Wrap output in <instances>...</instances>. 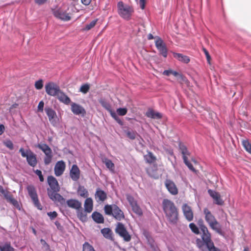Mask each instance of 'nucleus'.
I'll list each match as a JSON object with an SVG mask.
<instances>
[{
  "label": "nucleus",
  "instance_id": "obj_1",
  "mask_svg": "<svg viewBox=\"0 0 251 251\" xmlns=\"http://www.w3.org/2000/svg\"><path fill=\"white\" fill-rule=\"evenodd\" d=\"M50 188L47 189L48 195L50 199L54 202H58L63 205L65 202V199L58 192L60 191L58 182L54 176H49L47 179Z\"/></svg>",
  "mask_w": 251,
  "mask_h": 251
},
{
  "label": "nucleus",
  "instance_id": "obj_2",
  "mask_svg": "<svg viewBox=\"0 0 251 251\" xmlns=\"http://www.w3.org/2000/svg\"><path fill=\"white\" fill-rule=\"evenodd\" d=\"M162 205L167 220L172 224H176L178 220V211L174 202L169 199H164Z\"/></svg>",
  "mask_w": 251,
  "mask_h": 251
},
{
  "label": "nucleus",
  "instance_id": "obj_3",
  "mask_svg": "<svg viewBox=\"0 0 251 251\" xmlns=\"http://www.w3.org/2000/svg\"><path fill=\"white\" fill-rule=\"evenodd\" d=\"M203 212L204 214L205 220L210 227L219 235H224V232L222 231L221 225L217 221L211 211L206 207L203 209Z\"/></svg>",
  "mask_w": 251,
  "mask_h": 251
},
{
  "label": "nucleus",
  "instance_id": "obj_4",
  "mask_svg": "<svg viewBox=\"0 0 251 251\" xmlns=\"http://www.w3.org/2000/svg\"><path fill=\"white\" fill-rule=\"evenodd\" d=\"M104 210L106 215L112 216L118 221L125 219L123 211L116 204H106L104 207Z\"/></svg>",
  "mask_w": 251,
  "mask_h": 251
},
{
  "label": "nucleus",
  "instance_id": "obj_5",
  "mask_svg": "<svg viewBox=\"0 0 251 251\" xmlns=\"http://www.w3.org/2000/svg\"><path fill=\"white\" fill-rule=\"evenodd\" d=\"M196 242L197 246L201 251H204V245L209 251H221L219 249L214 246V243L211 240V236L203 238V240L197 238Z\"/></svg>",
  "mask_w": 251,
  "mask_h": 251
},
{
  "label": "nucleus",
  "instance_id": "obj_6",
  "mask_svg": "<svg viewBox=\"0 0 251 251\" xmlns=\"http://www.w3.org/2000/svg\"><path fill=\"white\" fill-rule=\"evenodd\" d=\"M117 8L118 14L123 19L127 21L131 19V14L134 11L131 6L125 5L123 1H120L117 3Z\"/></svg>",
  "mask_w": 251,
  "mask_h": 251
},
{
  "label": "nucleus",
  "instance_id": "obj_7",
  "mask_svg": "<svg viewBox=\"0 0 251 251\" xmlns=\"http://www.w3.org/2000/svg\"><path fill=\"white\" fill-rule=\"evenodd\" d=\"M19 152L23 157L26 158V161L30 166L34 167L37 165L38 162L36 155L31 150L28 149L25 151L24 148H21Z\"/></svg>",
  "mask_w": 251,
  "mask_h": 251
},
{
  "label": "nucleus",
  "instance_id": "obj_8",
  "mask_svg": "<svg viewBox=\"0 0 251 251\" xmlns=\"http://www.w3.org/2000/svg\"><path fill=\"white\" fill-rule=\"evenodd\" d=\"M37 147L41 150L45 154L44 158V162L46 165L50 164L52 159L53 153L50 148L46 144H38Z\"/></svg>",
  "mask_w": 251,
  "mask_h": 251
},
{
  "label": "nucleus",
  "instance_id": "obj_9",
  "mask_svg": "<svg viewBox=\"0 0 251 251\" xmlns=\"http://www.w3.org/2000/svg\"><path fill=\"white\" fill-rule=\"evenodd\" d=\"M26 189L34 206L37 207V209L42 210L43 207L40 203L35 187L32 185H29L26 187Z\"/></svg>",
  "mask_w": 251,
  "mask_h": 251
},
{
  "label": "nucleus",
  "instance_id": "obj_10",
  "mask_svg": "<svg viewBox=\"0 0 251 251\" xmlns=\"http://www.w3.org/2000/svg\"><path fill=\"white\" fill-rule=\"evenodd\" d=\"M126 200L131 206L133 211L138 216H141L143 214L142 210L138 205L137 201L130 194L126 195Z\"/></svg>",
  "mask_w": 251,
  "mask_h": 251
},
{
  "label": "nucleus",
  "instance_id": "obj_11",
  "mask_svg": "<svg viewBox=\"0 0 251 251\" xmlns=\"http://www.w3.org/2000/svg\"><path fill=\"white\" fill-rule=\"evenodd\" d=\"M115 231L126 242H129L131 240V236L129 235L125 226L122 223H118Z\"/></svg>",
  "mask_w": 251,
  "mask_h": 251
},
{
  "label": "nucleus",
  "instance_id": "obj_12",
  "mask_svg": "<svg viewBox=\"0 0 251 251\" xmlns=\"http://www.w3.org/2000/svg\"><path fill=\"white\" fill-rule=\"evenodd\" d=\"M155 45L159 52V54L164 58H166L168 55V50L165 43L160 37H157L155 41Z\"/></svg>",
  "mask_w": 251,
  "mask_h": 251
},
{
  "label": "nucleus",
  "instance_id": "obj_13",
  "mask_svg": "<svg viewBox=\"0 0 251 251\" xmlns=\"http://www.w3.org/2000/svg\"><path fill=\"white\" fill-rule=\"evenodd\" d=\"M46 93L50 96H58L61 91L59 87L53 82H49L45 86Z\"/></svg>",
  "mask_w": 251,
  "mask_h": 251
},
{
  "label": "nucleus",
  "instance_id": "obj_14",
  "mask_svg": "<svg viewBox=\"0 0 251 251\" xmlns=\"http://www.w3.org/2000/svg\"><path fill=\"white\" fill-rule=\"evenodd\" d=\"M45 111L51 124L55 126L57 124L56 112L52 108L49 106H46L45 108Z\"/></svg>",
  "mask_w": 251,
  "mask_h": 251
},
{
  "label": "nucleus",
  "instance_id": "obj_15",
  "mask_svg": "<svg viewBox=\"0 0 251 251\" xmlns=\"http://www.w3.org/2000/svg\"><path fill=\"white\" fill-rule=\"evenodd\" d=\"M71 110L76 115H81L82 116H84L86 114V111L84 107L75 102H72L71 104Z\"/></svg>",
  "mask_w": 251,
  "mask_h": 251
},
{
  "label": "nucleus",
  "instance_id": "obj_16",
  "mask_svg": "<svg viewBox=\"0 0 251 251\" xmlns=\"http://www.w3.org/2000/svg\"><path fill=\"white\" fill-rule=\"evenodd\" d=\"M66 165L65 163L63 160H60L56 162L54 168V174L56 176H61L65 169Z\"/></svg>",
  "mask_w": 251,
  "mask_h": 251
},
{
  "label": "nucleus",
  "instance_id": "obj_17",
  "mask_svg": "<svg viewBox=\"0 0 251 251\" xmlns=\"http://www.w3.org/2000/svg\"><path fill=\"white\" fill-rule=\"evenodd\" d=\"M182 210L185 218L189 222L193 220L194 215L191 207L185 203L182 205Z\"/></svg>",
  "mask_w": 251,
  "mask_h": 251
},
{
  "label": "nucleus",
  "instance_id": "obj_18",
  "mask_svg": "<svg viewBox=\"0 0 251 251\" xmlns=\"http://www.w3.org/2000/svg\"><path fill=\"white\" fill-rule=\"evenodd\" d=\"M80 170L77 165H73L70 171V176L71 179L75 181H77L80 177Z\"/></svg>",
  "mask_w": 251,
  "mask_h": 251
},
{
  "label": "nucleus",
  "instance_id": "obj_19",
  "mask_svg": "<svg viewBox=\"0 0 251 251\" xmlns=\"http://www.w3.org/2000/svg\"><path fill=\"white\" fill-rule=\"evenodd\" d=\"M208 193L213 199L215 203L219 205H222L224 204V202L221 198L220 195L219 193L214 190L209 189L208 190Z\"/></svg>",
  "mask_w": 251,
  "mask_h": 251
},
{
  "label": "nucleus",
  "instance_id": "obj_20",
  "mask_svg": "<svg viewBox=\"0 0 251 251\" xmlns=\"http://www.w3.org/2000/svg\"><path fill=\"white\" fill-rule=\"evenodd\" d=\"M165 185L168 191L172 195H175L178 193L177 188L175 183L170 179H166Z\"/></svg>",
  "mask_w": 251,
  "mask_h": 251
},
{
  "label": "nucleus",
  "instance_id": "obj_21",
  "mask_svg": "<svg viewBox=\"0 0 251 251\" xmlns=\"http://www.w3.org/2000/svg\"><path fill=\"white\" fill-rule=\"evenodd\" d=\"M198 225L201 229V230L202 232V235L201 236V240H203V238L204 239L207 237H208L211 236V233L207 229V227L204 224L202 220L200 219L198 221Z\"/></svg>",
  "mask_w": 251,
  "mask_h": 251
},
{
  "label": "nucleus",
  "instance_id": "obj_22",
  "mask_svg": "<svg viewBox=\"0 0 251 251\" xmlns=\"http://www.w3.org/2000/svg\"><path fill=\"white\" fill-rule=\"evenodd\" d=\"M54 16L64 21H68L71 19V17L68 13L63 12L60 9H57L53 11Z\"/></svg>",
  "mask_w": 251,
  "mask_h": 251
},
{
  "label": "nucleus",
  "instance_id": "obj_23",
  "mask_svg": "<svg viewBox=\"0 0 251 251\" xmlns=\"http://www.w3.org/2000/svg\"><path fill=\"white\" fill-rule=\"evenodd\" d=\"M95 198L98 202H102L107 199V194L100 188H97L95 194Z\"/></svg>",
  "mask_w": 251,
  "mask_h": 251
},
{
  "label": "nucleus",
  "instance_id": "obj_24",
  "mask_svg": "<svg viewBox=\"0 0 251 251\" xmlns=\"http://www.w3.org/2000/svg\"><path fill=\"white\" fill-rule=\"evenodd\" d=\"M66 203L68 207L76 210L81 208V203L77 200H68L66 201Z\"/></svg>",
  "mask_w": 251,
  "mask_h": 251
},
{
  "label": "nucleus",
  "instance_id": "obj_25",
  "mask_svg": "<svg viewBox=\"0 0 251 251\" xmlns=\"http://www.w3.org/2000/svg\"><path fill=\"white\" fill-rule=\"evenodd\" d=\"M4 198L11 204H12L18 209L20 210V205L17 200L12 198V196L9 194V192L7 190L2 194Z\"/></svg>",
  "mask_w": 251,
  "mask_h": 251
},
{
  "label": "nucleus",
  "instance_id": "obj_26",
  "mask_svg": "<svg viewBox=\"0 0 251 251\" xmlns=\"http://www.w3.org/2000/svg\"><path fill=\"white\" fill-rule=\"evenodd\" d=\"M146 115L147 117L153 119H160L162 117L161 113L158 112H155L151 108H150L146 112Z\"/></svg>",
  "mask_w": 251,
  "mask_h": 251
},
{
  "label": "nucleus",
  "instance_id": "obj_27",
  "mask_svg": "<svg viewBox=\"0 0 251 251\" xmlns=\"http://www.w3.org/2000/svg\"><path fill=\"white\" fill-rule=\"evenodd\" d=\"M173 54L174 58L182 63L188 64L190 61L189 56L183 55L182 53L174 52H173Z\"/></svg>",
  "mask_w": 251,
  "mask_h": 251
},
{
  "label": "nucleus",
  "instance_id": "obj_28",
  "mask_svg": "<svg viewBox=\"0 0 251 251\" xmlns=\"http://www.w3.org/2000/svg\"><path fill=\"white\" fill-rule=\"evenodd\" d=\"M93 220L97 224H103L104 220L103 216L99 212L95 211L92 214Z\"/></svg>",
  "mask_w": 251,
  "mask_h": 251
},
{
  "label": "nucleus",
  "instance_id": "obj_29",
  "mask_svg": "<svg viewBox=\"0 0 251 251\" xmlns=\"http://www.w3.org/2000/svg\"><path fill=\"white\" fill-rule=\"evenodd\" d=\"M59 100L66 104H69L71 102V99L62 91H60L57 96Z\"/></svg>",
  "mask_w": 251,
  "mask_h": 251
},
{
  "label": "nucleus",
  "instance_id": "obj_30",
  "mask_svg": "<svg viewBox=\"0 0 251 251\" xmlns=\"http://www.w3.org/2000/svg\"><path fill=\"white\" fill-rule=\"evenodd\" d=\"M99 102L101 104V105L109 113L113 111L111 104L104 98H100L99 100Z\"/></svg>",
  "mask_w": 251,
  "mask_h": 251
},
{
  "label": "nucleus",
  "instance_id": "obj_31",
  "mask_svg": "<svg viewBox=\"0 0 251 251\" xmlns=\"http://www.w3.org/2000/svg\"><path fill=\"white\" fill-rule=\"evenodd\" d=\"M157 165H154L153 168L150 167L147 169V172L148 174L154 178L157 179L159 177V175L157 174Z\"/></svg>",
  "mask_w": 251,
  "mask_h": 251
},
{
  "label": "nucleus",
  "instance_id": "obj_32",
  "mask_svg": "<svg viewBox=\"0 0 251 251\" xmlns=\"http://www.w3.org/2000/svg\"><path fill=\"white\" fill-rule=\"evenodd\" d=\"M93 200L91 198H87L84 202L85 211L88 213H90L93 210Z\"/></svg>",
  "mask_w": 251,
  "mask_h": 251
},
{
  "label": "nucleus",
  "instance_id": "obj_33",
  "mask_svg": "<svg viewBox=\"0 0 251 251\" xmlns=\"http://www.w3.org/2000/svg\"><path fill=\"white\" fill-rule=\"evenodd\" d=\"M76 212L77 216L80 221L82 222L86 221L87 219L86 211H85V210L83 211L81 207V208L77 210Z\"/></svg>",
  "mask_w": 251,
  "mask_h": 251
},
{
  "label": "nucleus",
  "instance_id": "obj_34",
  "mask_svg": "<svg viewBox=\"0 0 251 251\" xmlns=\"http://www.w3.org/2000/svg\"><path fill=\"white\" fill-rule=\"evenodd\" d=\"M144 157L146 161L149 164L153 163L156 159V157L150 151H148V153L145 155Z\"/></svg>",
  "mask_w": 251,
  "mask_h": 251
},
{
  "label": "nucleus",
  "instance_id": "obj_35",
  "mask_svg": "<svg viewBox=\"0 0 251 251\" xmlns=\"http://www.w3.org/2000/svg\"><path fill=\"white\" fill-rule=\"evenodd\" d=\"M178 148H179V150H180L181 153L182 154V157L183 156H187V155H190V153L188 151L186 146L185 145H184L183 143H182L181 142H179V143L178 144Z\"/></svg>",
  "mask_w": 251,
  "mask_h": 251
},
{
  "label": "nucleus",
  "instance_id": "obj_36",
  "mask_svg": "<svg viewBox=\"0 0 251 251\" xmlns=\"http://www.w3.org/2000/svg\"><path fill=\"white\" fill-rule=\"evenodd\" d=\"M78 194L81 197L86 198L88 196V191L84 186H79L77 189Z\"/></svg>",
  "mask_w": 251,
  "mask_h": 251
},
{
  "label": "nucleus",
  "instance_id": "obj_37",
  "mask_svg": "<svg viewBox=\"0 0 251 251\" xmlns=\"http://www.w3.org/2000/svg\"><path fill=\"white\" fill-rule=\"evenodd\" d=\"M103 162L105 163L106 167L110 170V171L113 173L114 172L115 166L114 164L112 161L108 158H105Z\"/></svg>",
  "mask_w": 251,
  "mask_h": 251
},
{
  "label": "nucleus",
  "instance_id": "obj_38",
  "mask_svg": "<svg viewBox=\"0 0 251 251\" xmlns=\"http://www.w3.org/2000/svg\"><path fill=\"white\" fill-rule=\"evenodd\" d=\"M103 236L107 239L112 238V231L109 228H103L101 230Z\"/></svg>",
  "mask_w": 251,
  "mask_h": 251
},
{
  "label": "nucleus",
  "instance_id": "obj_39",
  "mask_svg": "<svg viewBox=\"0 0 251 251\" xmlns=\"http://www.w3.org/2000/svg\"><path fill=\"white\" fill-rule=\"evenodd\" d=\"M242 144L245 150L251 154V144L248 140H243Z\"/></svg>",
  "mask_w": 251,
  "mask_h": 251
},
{
  "label": "nucleus",
  "instance_id": "obj_40",
  "mask_svg": "<svg viewBox=\"0 0 251 251\" xmlns=\"http://www.w3.org/2000/svg\"><path fill=\"white\" fill-rule=\"evenodd\" d=\"M82 251H96L93 247L88 242H85L82 246Z\"/></svg>",
  "mask_w": 251,
  "mask_h": 251
},
{
  "label": "nucleus",
  "instance_id": "obj_41",
  "mask_svg": "<svg viewBox=\"0 0 251 251\" xmlns=\"http://www.w3.org/2000/svg\"><path fill=\"white\" fill-rule=\"evenodd\" d=\"M183 160L184 164L188 167V168L193 172H195L196 170L193 167V165L188 161L187 156H183Z\"/></svg>",
  "mask_w": 251,
  "mask_h": 251
},
{
  "label": "nucleus",
  "instance_id": "obj_42",
  "mask_svg": "<svg viewBox=\"0 0 251 251\" xmlns=\"http://www.w3.org/2000/svg\"><path fill=\"white\" fill-rule=\"evenodd\" d=\"M0 251H14V248L9 244H5L3 246H0Z\"/></svg>",
  "mask_w": 251,
  "mask_h": 251
},
{
  "label": "nucleus",
  "instance_id": "obj_43",
  "mask_svg": "<svg viewBox=\"0 0 251 251\" xmlns=\"http://www.w3.org/2000/svg\"><path fill=\"white\" fill-rule=\"evenodd\" d=\"M111 117L121 126L123 125V122L120 119V118L117 115L116 113L112 111L110 113Z\"/></svg>",
  "mask_w": 251,
  "mask_h": 251
},
{
  "label": "nucleus",
  "instance_id": "obj_44",
  "mask_svg": "<svg viewBox=\"0 0 251 251\" xmlns=\"http://www.w3.org/2000/svg\"><path fill=\"white\" fill-rule=\"evenodd\" d=\"M126 133L127 136L131 140H134L136 138L137 133L133 130L126 131Z\"/></svg>",
  "mask_w": 251,
  "mask_h": 251
},
{
  "label": "nucleus",
  "instance_id": "obj_45",
  "mask_svg": "<svg viewBox=\"0 0 251 251\" xmlns=\"http://www.w3.org/2000/svg\"><path fill=\"white\" fill-rule=\"evenodd\" d=\"M189 227L193 232L196 234H198L200 233L199 229L198 226L193 223H191L189 224Z\"/></svg>",
  "mask_w": 251,
  "mask_h": 251
},
{
  "label": "nucleus",
  "instance_id": "obj_46",
  "mask_svg": "<svg viewBox=\"0 0 251 251\" xmlns=\"http://www.w3.org/2000/svg\"><path fill=\"white\" fill-rule=\"evenodd\" d=\"M97 21V19L92 21L89 24L86 25L83 29L86 31L91 29L96 25Z\"/></svg>",
  "mask_w": 251,
  "mask_h": 251
},
{
  "label": "nucleus",
  "instance_id": "obj_47",
  "mask_svg": "<svg viewBox=\"0 0 251 251\" xmlns=\"http://www.w3.org/2000/svg\"><path fill=\"white\" fill-rule=\"evenodd\" d=\"M89 85L86 83L81 85L80 88V91L83 94H86L89 91Z\"/></svg>",
  "mask_w": 251,
  "mask_h": 251
},
{
  "label": "nucleus",
  "instance_id": "obj_48",
  "mask_svg": "<svg viewBox=\"0 0 251 251\" xmlns=\"http://www.w3.org/2000/svg\"><path fill=\"white\" fill-rule=\"evenodd\" d=\"M118 115L120 116H124L126 114L127 110L126 108H119L117 109Z\"/></svg>",
  "mask_w": 251,
  "mask_h": 251
},
{
  "label": "nucleus",
  "instance_id": "obj_49",
  "mask_svg": "<svg viewBox=\"0 0 251 251\" xmlns=\"http://www.w3.org/2000/svg\"><path fill=\"white\" fill-rule=\"evenodd\" d=\"M43 82L42 79H39L36 81L35 83V87L37 90H40L43 88Z\"/></svg>",
  "mask_w": 251,
  "mask_h": 251
},
{
  "label": "nucleus",
  "instance_id": "obj_50",
  "mask_svg": "<svg viewBox=\"0 0 251 251\" xmlns=\"http://www.w3.org/2000/svg\"><path fill=\"white\" fill-rule=\"evenodd\" d=\"M4 145L9 149L12 150L14 148V146L12 142L10 140H8L4 142Z\"/></svg>",
  "mask_w": 251,
  "mask_h": 251
},
{
  "label": "nucleus",
  "instance_id": "obj_51",
  "mask_svg": "<svg viewBox=\"0 0 251 251\" xmlns=\"http://www.w3.org/2000/svg\"><path fill=\"white\" fill-rule=\"evenodd\" d=\"M34 172L38 176L39 180L41 182L44 181V178L43 176L42 175L41 171L37 169L36 170H34Z\"/></svg>",
  "mask_w": 251,
  "mask_h": 251
},
{
  "label": "nucleus",
  "instance_id": "obj_52",
  "mask_svg": "<svg viewBox=\"0 0 251 251\" xmlns=\"http://www.w3.org/2000/svg\"><path fill=\"white\" fill-rule=\"evenodd\" d=\"M47 215L50 217V220H53L57 216V213L56 211L49 212L47 213Z\"/></svg>",
  "mask_w": 251,
  "mask_h": 251
},
{
  "label": "nucleus",
  "instance_id": "obj_53",
  "mask_svg": "<svg viewBox=\"0 0 251 251\" xmlns=\"http://www.w3.org/2000/svg\"><path fill=\"white\" fill-rule=\"evenodd\" d=\"M171 74L173 75L176 77H178L179 78H181V79H183V75L177 72L176 71H173L172 70V73Z\"/></svg>",
  "mask_w": 251,
  "mask_h": 251
},
{
  "label": "nucleus",
  "instance_id": "obj_54",
  "mask_svg": "<svg viewBox=\"0 0 251 251\" xmlns=\"http://www.w3.org/2000/svg\"><path fill=\"white\" fill-rule=\"evenodd\" d=\"M40 242L42 244L43 247L46 248L47 250H49L50 249L49 245L46 242V241L43 239L40 240Z\"/></svg>",
  "mask_w": 251,
  "mask_h": 251
},
{
  "label": "nucleus",
  "instance_id": "obj_55",
  "mask_svg": "<svg viewBox=\"0 0 251 251\" xmlns=\"http://www.w3.org/2000/svg\"><path fill=\"white\" fill-rule=\"evenodd\" d=\"M202 50L203 51V52L206 56V59H207V61L208 62H209L211 57H210V55L208 51L205 48H204L202 49Z\"/></svg>",
  "mask_w": 251,
  "mask_h": 251
},
{
  "label": "nucleus",
  "instance_id": "obj_56",
  "mask_svg": "<svg viewBox=\"0 0 251 251\" xmlns=\"http://www.w3.org/2000/svg\"><path fill=\"white\" fill-rule=\"evenodd\" d=\"M44 106V102L43 101H40L38 105V110L39 111L43 112Z\"/></svg>",
  "mask_w": 251,
  "mask_h": 251
},
{
  "label": "nucleus",
  "instance_id": "obj_57",
  "mask_svg": "<svg viewBox=\"0 0 251 251\" xmlns=\"http://www.w3.org/2000/svg\"><path fill=\"white\" fill-rule=\"evenodd\" d=\"M171 73H172L171 69L164 70L163 71V72L162 73L163 75H167V76H169L170 74H171Z\"/></svg>",
  "mask_w": 251,
  "mask_h": 251
},
{
  "label": "nucleus",
  "instance_id": "obj_58",
  "mask_svg": "<svg viewBox=\"0 0 251 251\" xmlns=\"http://www.w3.org/2000/svg\"><path fill=\"white\" fill-rule=\"evenodd\" d=\"M47 1V0H34L35 2L38 5H42L45 3Z\"/></svg>",
  "mask_w": 251,
  "mask_h": 251
},
{
  "label": "nucleus",
  "instance_id": "obj_59",
  "mask_svg": "<svg viewBox=\"0 0 251 251\" xmlns=\"http://www.w3.org/2000/svg\"><path fill=\"white\" fill-rule=\"evenodd\" d=\"M140 7L142 9H144L145 7V0H140Z\"/></svg>",
  "mask_w": 251,
  "mask_h": 251
},
{
  "label": "nucleus",
  "instance_id": "obj_60",
  "mask_svg": "<svg viewBox=\"0 0 251 251\" xmlns=\"http://www.w3.org/2000/svg\"><path fill=\"white\" fill-rule=\"evenodd\" d=\"M5 130V126L3 124H0V135H2Z\"/></svg>",
  "mask_w": 251,
  "mask_h": 251
},
{
  "label": "nucleus",
  "instance_id": "obj_61",
  "mask_svg": "<svg viewBox=\"0 0 251 251\" xmlns=\"http://www.w3.org/2000/svg\"><path fill=\"white\" fill-rule=\"evenodd\" d=\"M92 0H81V2L85 5H88L91 2Z\"/></svg>",
  "mask_w": 251,
  "mask_h": 251
},
{
  "label": "nucleus",
  "instance_id": "obj_62",
  "mask_svg": "<svg viewBox=\"0 0 251 251\" xmlns=\"http://www.w3.org/2000/svg\"><path fill=\"white\" fill-rule=\"evenodd\" d=\"M6 190H4L3 187L0 185V193H1L2 194H4L5 192L6 191Z\"/></svg>",
  "mask_w": 251,
  "mask_h": 251
},
{
  "label": "nucleus",
  "instance_id": "obj_63",
  "mask_svg": "<svg viewBox=\"0 0 251 251\" xmlns=\"http://www.w3.org/2000/svg\"><path fill=\"white\" fill-rule=\"evenodd\" d=\"M154 38V36L152 35V34L151 33H150L148 35V39L149 40H151V39H153Z\"/></svg>",
  "mask_w": 251,
  "mask_h": 251
},
{
  "label": "nucleus",
  "instance_id": "obj_64",
  "mask_svg": "<svg viewBox=\"0 0 251 251\" xmlns=\"http://www.w3.org/2000/svg\"><path fill=\"white\" fill-rule=\"evenodd\" d=\"M18 106V104L17 103H14L10 106V109H13L17 108V107Z\"/></svg>",
  "mask_w": 251,
  "mask_h": 251
}]
</instances>
